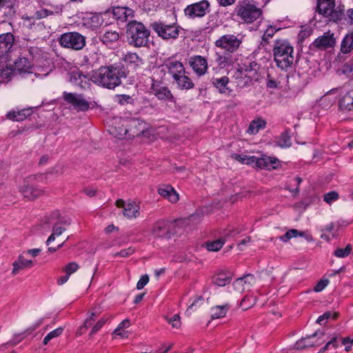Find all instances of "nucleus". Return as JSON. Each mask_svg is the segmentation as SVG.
<instances>
[{"instance_id":"1","label":"nucleus","mask_w":353,"mask_h":353,"mask_svg":"<svg viewBox=\"0 0 353 353\" xmlns=\"http://www.w3.org/2000/svg\"><path fill=\"white\" fill-rule=\"evenodd\" d=\"M128 71L124 65L102 66L93 71L92 81L102 87L114 89L121 83V78H125Z\"/></svg>"},{"instance_id":"2","label":"nucleus","mask_w":353,"mask_h":353,"mask_svg":"<svg viewBox=\"0 0 353 353\" xmlns=\"http://www.w3.org/2000/svg\"><path fill=\"white\" fill-rule=\"evenodd\" d=\"M125 33L128 43L134 48L145 47L149 43L150 32L140 21H130L126 25Z\"/></svg>"},{"instance_id":"3","label":"nucleus","mask_w":353,"mask_h":353,"mask_svg":"<svg viewBox=\"0 0 353 353\" xmlns=\"http://www.w3.org/2000/svg\"><path fill=\"white\" fill-rule=\"evenodd\" d=\"M272 50L278 68L287 70L292 67L294 61V48L287 39L276 40Z\"/></svg>"},{"instance_id":"4","label":"nucleus","mask_w":353,"mask_h":353,"mask_svg":"<svg viewBox=\"0 0 353 353\" xmlns=\"http://www.w3.org/2000/svg\"><path fill=\"white\" fill-rule=\"evenodd\" d=\"M47 174H38L30 175L24 179L23 184L20 186L19 191L29 200H34L44 194V190L32 185L34 181L46 182Z\"/></svg>"},{"instance_id":"5","label":"nucleus","mask_w":353,"mask_h":353,"mask_svg":"<svg viewBox=\"0 0 353 353\" xmlns=\"http://www.w3.org/2000/svg\"><path fill=\"white\" fill-rule=\"evenodd\" d=\"M234 12L237 17L247 23H251L261 15L260 8L249 0L241 1L236 6Z\"/></svg>"},{"instance_id":"6","label":"nucleus","mask_w":353,"mask_h":353,"mask_svg":"<svg viewBox=\"0 0 353 353\" xmlns=\"http://www.w3.org/2000/svg\"><path fill=\"white\" fill-rule=\"evenodd\" d=\"M59 43L63 48L80 50L85 46V37L77 32H68L61 35Z\"/></svg>"},{"instance_id":"7","label":"nucleus","mask_w":353,"mask_h":353,"mask_svg":"<svg viewBox=\"0 0 353 353\" xmlns=\"http://www.w3.org/2000/svg\"><path fill=\"white\" fill-rule=\"evenodd\" d=\"M154 31L165 40L175 39L178 37L181 28L175 24H166L162 21H155L151 25Z\"/></svg>"},{"instance_id":"8","label":"nucleus","mask_w":353,"mask_h":353,"mask_svg":"<svg viewBox=\"0 0 353 353\" xmlns=\"http://www.w3.org/2000/svg\"><path fill=\"white\" fill-rule=\"evenodd\" d=\"M210 12V3L208 0H201L187 6L184 9L186 17L190 19L203 17Z\"/></svg>"},{"instance_id":"9","label":"nucleus","mask_w":353,"mask_h":353,"mask_svg":"<svg viewBox=\"0 0 353 353\" xmlns=\"http://www.w3.org/2000/svg\"><path fill=\"white\" fill-rule=\"evenodd\" d=\"M241 43V40L234 34H225L215 41V46L225 50L228 53L236 51Z\"/></svg>"},{"instance_id":"10","label":"nucleus","mask_w":353,"mask_h":353,"mask_svg":"<svg viewBox=\"0 0 353 353\" xmlns=\"http://www.w3.org/2000/svg\"><path fill=\"white\" fill-rule=\"evenodd\" d=\"M63 98L65 102L70 104L78 111H83L89 108V103L81 94L64 92L63 94Z\"/></svg>"},{"instance_id":"11","label":"nucleus","mask_w":353,"mask_h":353,"mask_svg":"<svg viewBox=\"0 0 353 353\" xmlns=\"http://www.w3.org/2000/svg\"><path fill=\"white\" fill-rule=\"evenodd\" d=\"M188 63L193 72L198 76H203L208 71V63L207 59L201 55H193L188 59Z\"/></svg>"},{"instance_id":"12","label":"nucleus","mask_w":353,"mask_h":353,"mask_svg":"<svg viewBox=\"0 0 353 353\" xmlns=\"http://www.w3.org/2000/svg\"><path fill=\"white\" fill-rule=\"evenodd\" d=\"M115 204L118 208L123 209V216L129 219L137 218L139 215L140 208L135 202L118 199Z\"/></svg>"},{"instance_id":"13","label":"nucleus","mask_w":353,"mask_h":353,"mask_svg":"<svg viewBox=\"0 0 353 353\" xmlns=\"http://www.w3.org/2000/svg\"><path fill=\"white\" fill-rule=\"evenodd\" d=\"M336 43L334 34L330 32H325L323 35L316 38L310 45L311 49H316L324 50L334 46Z\"/></svg>"},{"instance_id":"14","label":"nucleus","mask_w":353,"mask_h":353,"mask_svg":"<svg viewBox=\"0 0 353 353\" xmlns=\"http://www.w3.org/2000/svg\"><path fill=\"white\" fill-rule=\"evenodd\" d=\"M280 165V161L275 157L265 155H263L261 157H256L254 156V168L270 170L278 168Z\"/></svg>"},{"instance_id":"15","label":"nucleus","mask_w":353,"mask_h":353,"mask_svg":"<svg viewBox=\"0 0 353 353\" xmlns=\"http://www.w3.org/2000/svg\"><path fill=\"white\" fill-rule=\"evenodd\" d=\"M239 66L242 68V70L245 74V77H248V80H245L243 83L238 82V86L243 88L248 85L252 82L253 75L255 74L257 70V63L254 61L245 60V62L243 64L239 65Z\"/></svg>"},{"instance_id":"16","label":"nucleus","mask_w":353,"mask_h":353,"mask_svg":"<svg viewBox=\"0 0 353 353\" xmlns=\"http://www.w3.org/2000/svg\"><path fill=\"white\" fill-rule=\"evenodd\" d=\"M170 226L171 224L169 221L165 220L157 221L152 229V234L157 238H170Z\"/></svg>"},{"instance_id":"17","label":"nucleus","mask_w":353,"mask_h":353,"mask_svg":"<svg viewBox=\"0 0 353 353\" xmlns=\"http://www.w3.org/2000/svg\"><path fill=\"white\" fill-rule=\"evenodd\" d=\"M34 260L26 259L25 252L20 254L12 263V274L17 275L24 270L31 268L34 265Z\"/></svg>"},{"instance_id":"18","label":"nucleus","mask_w":353,"mask_h":353,"mask_svg":"<svg viewBox=\"0 0 353 353\" xmlns=\"http://www.w3.org/2000/svg\"><path fill=\"white\" fill-rule=\"evenodd\" d=\"M163 68L167 70L173 79L183 73H185V68L183 63L176 60H168L163 65Z\"/></svg>"},{"instance_id":"19","label":"nucleus","mask_w":353,"mask_h":353,"mask_svg":"<svg viewBox=\"0 0 353 353\" xmlns=\"http://www.w3.org/2000/svg\"><path fill=\"white\" fill-rule=\"evenodd\" d=\"M121 61L132 69H136L143 64L142 59L137 53L131 52L123 53L121 57Z\"/></svg>"},{"instance_id":"20","label":"nucleus","mask_w":353,"mask_h":353,"mask_svg":"<svg viewBox=\"0 0 353 353\" xmlns=\"http://www.w3.org/2000/svg\"><path fill=\"white\" fill-rule=\"evenodd\" d=\"M112 14L117 21L121 22H129L134 16V10L127 7H115L113 8Z\"/></svg>"},{"instance_id":"21","label":"nucleus","mask_w":353,"mask_h":353,"mask_svg":"<svg viewBox=\"0 0 353 353\" xmlns=\"http://www.w3.org/2000/svg\"><path fill=\"white\" fill-rule=\"evenodd\" d=\"M103 23V19L100 14H89L83 19V24L87 28L96 30Z\"/></svg>"},{"instance_id":"22","label":"nucleus","mask_w":353,"mask_h":353,"mask_svg":"<svg viewBox=\"0 0 353 353\" xmlns=\"http://www.w3.org/2000/svg\"><path fill=\"white\" fill-rule=\"evenodd\" d=\"M211 83L213 86L221 93L225 95H230L232 90L228 88L229 78L226 76L221 77H214L211 79Z\"/></svg>"},{"instance_id":"23","label":"nucleus","mask_w":353,"mask_h":353,"mask_svg":"<svg viewBox=\"0 0 353 353\" xmlns=\"http://www.w3.org/2000/svg\"><path fill=\"white\" fill-rule=\"evenodd\" d=\"M158 193L170 202L174 203L179 199V195L174 188L170 185H163L159 188Z\"/></svg>"},{"instance_id":"24","label":"nucleus","mask_w":353,"mask_h":353,"mask_svg":"<svg viewBox=\"0 0 353 353\" xmlns=\"http://www.w3.org/2000/svg\"><path fill=\"white\" fill-rule=\"evenodd\" d=\"M152 92L159 100L172 101L173 96L170 89L166 86L153 84Z\"/></svg>"},{"instance_id":"25","label":"nucleus","mask_w":353,"mask_h":353,"mask_svg":"<svg viewBox=\"0 0 353 353\" xmlns=\"http://www.w3.org/2000/svg\"><path fill=\"white\" fill-rule=\"evenodd\" d=\"M14 36L11 33H6L0 35V57L6 54L14 43Z\"/></svg>"},{"instance_id":"26","label":"nucleus","mask_w":353,"mask_h":353,"mask_svg":"<svg viewBox=\"0 0 353 353\" xmlns=\"http://www.w3.org/2000/svg\"><path fill=\"white\" fill-rule=\"evenodd\" d=\"M120 38L119 33L116 30H107L99 37L100 41L105 46L112 48Z\"/></svg>"},{"instance_id":"27","label":"nucleus","mask_w":353,"mask_h":353,"mask_svg":"<svg viewBox=\"0 0 353 353\" xmlns=\"http://www.w3.org/2000/svg\"><path fill=\"white\" fill-rule=\"evenodd\" d=\"M123 122L125 123V125H122L124 128H119L120 130L119 132H112L115 135V137H118L119 139H123L128 132L132 131L133 128H137L138 125H141V123L135 119H132L130 121H123Z\"/></svg>"},{"instance_id":"28","label":"nucleus","mask_w":353,"mask_h":353,"mask_svg":"<svg viewBox=\"0 0 353 353\" xmlns=\"http://www.w3.org/2000/svg\"><path fill=\"white\" fill-rule=\"evenodd\" d=\"M334 8V0H318V11L324 16H331L333 14Z\"/></svg>"},{"instance_id":"29","label":"nucleus","mask_w":353,"mask_h":353,"mask_svg":"<svg viewBox=\"0 0 353 353\" xmlns=\"http://www.w3.org/2000/svg\"><path fill=\"white\" fill-rule=\"evenodd\" d=\"M174 82L176 83L177 87L181 90H190L192 89L194 86V84L192 79L185 75V73H183V74H180L176 77L174 79Z\"/></svg>"},{"instance_id":"30","label":"nucleus","mask_w":353,"mask_h":353,"mask_svg":"<svg viewBox=\"0 0 353 353\" xmlns=\"http://www.w3.org/2000/svg\"><path fill=\"white\" fill-rule=\"evenodd\" d=\"M319 335H321L323 336L324 335L323 332H316L314 334H312L310 336H307L305 338H303L301 340L298 341L296 344L295 347L296 349H302L306 347L312 346V345H319L321 344V342H316L314 343L313 342H310V340L318 336Z\"/></svg>"},{"instance_id":"31","label":"nucleus","mask_w":353,"mask_h":353,"mask_svg":"<svg viewBox=\"0 0 353 353\" xmlns=\"http://www.w3.org/2000/svg\"><path fill=\"white\" fill-rule=\"evenodd\" d=\"M32 65L26 58H19L14 62V70L19 73H30Z\"/></svg>"},{"instance_id":"32","label":"nucleus","mask_w":353,"mask_h":353,"mask_svg":"<svg viewBox=\"0 0 353 353\" xmlns=\"http://www.w3.org/2000/svg\"><path fill=\"white\" fill-rule=\"evenodd\" d=\"M339 107L343 111L353 110V91H350L343 96L339 101Z\"/></svg>"},{"instance_id":"33","label":"nucleus","mask_w":353,"mask_h":353,"mask_svg":"<svg viewBox=\"0 0 353 353\" xmlns=\"http://www.w3.org/2000/svg\"><path fill=\"white\" fill-rule=\"evenodd\" d=\"M234 59H233L232 54L227 52L223 54L216 53V62L220 68H225L227 65L232 64Z\"/></svg>"},{"instance_id":"34","label":"nucleus","mask_w":353,"mask_h":353,"mask_svg":"<svg viewBox=\"0 0 353 353\" xmlns=\"http://www.w3.org/2000/svg\"><path fill=\"white\" fill-rule=\"evenodd\" d=\"M353 50V32L347 34L343 39L341 44V51L347 54Z\"/></svg>"},{"instance_id":"35","label":"nucleus","mask_w":353,"mask_h":353,"mask_svg":"<svg viewBox=\"0 0 353 353\" xmlns=\"http://www.w3.org/2000/svg\"><path fill=\"white\" fill-rule=\"evenodd\" d=\"M230 305L225 304L223 305H216L211 308V316L212 319H219L224 317L228 312Z\"/></svg>"},{"instance_id":"36","label":"nucleus","mask_w":353,"mask_h":353,"mask_svg":"<svg viewBox=\"0 0 353 353\" xmlns=\"http://www.w3.org/2000/svg\"><path fill=\"white\" fill-rule=\"evenodd\" d=\"M265 121L263 119H254L250 123L247 132L250 134H256L261 129L265 127Z\"/></svg>"},{"instance_id":"37","label":"nucleus","mask_w":353,"mask_h":353,"mask_svg":"<svg viewBox=\"0 0 353 353\" xmlns=\"http://www.w3.org/2000/svg\"><path fill=\"white\" fill-rule=\"evenodd\" d=\"M230 277L225 272H219L213 276V283L219 286H225L230 282Z\"/></svg>"},{"instance_id":"38","label":"nucleus","mask_w":353,"mask_h":353,"mask_svg":"<svg viewBox=\"0 0 353 353\" xmlns=\"http://www.w3.org/2000/svg\"><path fill=\"white\" fill-rule=\"evenodd\" d=\"M27 117L26 110H22L20 111H10L7 113L6 117L10 120L14 121H23Z\"/></svg>"},{"instance_id":"39","label":"nucleus","mask_w":353,"mask_h":353,"mask_svg":"<svg viewBox=\"0 0 353 353\" xmlns=\"http://www.w3.org/2000/svg\"><path fill=\"white\" fill-rule=\"evenodd\" d=\"M298 236H305V232H300V231H299L296 229H291V230H289L288 231H287L284 235L281 236L279 237V239L281 241H283L284 243H286L289 240H290L292 238H294V237H296Z\"/></svg>"},{"instance_id":"40","label":"nucleus","mask_w":353,"mask_h":353,"mask_svg":"<svg viewBox=\"0 0 353 353\" xmlns=\"http://www.w3.org/2000/svg\"><path fill=\"white\" fill-rule=\"evenodd\" d=\"M65 231V228L60 225L59 223H56L52 228V232L48 237L46 243L49 245L52 241H54L56 237L60 236L63 232Z\"/></svg>"},{"instance_id":"41","label":"nucleus","mask_w":353,"mask_h":353,"mask_svg":"<svg viewBox=\"0 0 353 353\" xmlns=\"http://www.w3.org/2000/svg\"><path fill=\"white\" fill-rule=\"evenodd\" d=\"M225 239L224 237H221L216 241L208 242L206 243L207 250L209 251L216 252L221 250L225 243Z\"/></svg>"},{"instance_id":"42","label":"nucleus","mask_w":353,"mask_h":353,"mask_svg":"<svg viewBox=\"0 0 353 353\" xmlns=\"http://www.w3.org/2000/svg\"><path fill=\"white\" fill-rule=\"evenodd\" d=\"M232 157L234 159H235L242 163L250 165L253 167L254 156H247V155L234 154L232 155Z\"/></svg>"},{"instance_id":"43","label":"nucleus","mask_w":353,"mask_h":353,"mask_svg":"<svg viewBox=\"0 0 353 353\" xmlns=\"http://www.w3.org/2000/svg\"><path fill=\"white\" fill-rule=\"evenodd\" d=\"M97 316V314L96 312H92L90 314V316L85 319L83 325H82L79 327V333L80 334H82L83 333H84V332H85L84 330H86L88 327L92 326Z\"/></svg>"},{"instance_id":"44","label":"nucleus","mask_w":353,"mask_h":353,"mask_svg":"<svg viewBox=\"0 0 353 353\" xmlns=\"http://www.w3.org/2000/svg\"><path fill=\"white\" fill-rule=\"evenodd\" d=\"M83 79H86L85 76L79 70L73 72L70 77V81L81 87L83 86L82 83L83 81Z\"/></svg>"},{"instance_id":"45","label":"nucleus","mask_w":353,"mask_h":353,"mask_svg":"<svg viewBox=\"0 0 353 353\" xmlns=\"http://www.w3.org/2000/svg\"><path fill=\"white\" fill-rule=\"evenodd\" d=\"M63 331V329L60 327L49 332L43 339V344L47 345L50 340L59 336L62 334Z\"/></svg>"},{"instance_id":"46","label":"nucleus","mask_w":353,"mask_h":353,"mask_svg":"<svg viewBox=\"0 0 353 353\" xmlns=\"http://www.w3.org/2000/svg\"><path fill=\"white\" fill-rule=\"evenodd\" d=\"M277 144L281 148L290 147L291 141L289 134L287 132L282 133L277 141Z\"/></svg>"},{"instance_id":"47","label":"nucleus","mask_w":353,"mask_h":353,"mask_svg":"<svg viewBox=\"0 0 353 353\" xmlns=\"http://www.w3.org/2000/svg\"><path fill=\"white\" fill-rule=\"evenodd\" d=\"M352 251V246L347 245L345 248H337L334 251V255L339 258H343L348 256Z\"/></svg>"},{"instance_id":"48","label":"nucleus","mask_w":353,"mask_h":353,"mask_svg":"<svg viewBox=\"0 0 353 353\" xmlns=\"http://www.w3.org/2000/svg\"><path fill=\"white\" fill-rule=\"evenodd\" d=\"M233 78L236 81V84L238 85V82H241L243 83L245 80H248V77H245V74L242 70V68L239 65V68L234 71L233 74Z\"/></svg>"},{"instance_id":"49","label":"nucleus","mask_w":353,"mask_h":353,"mask_svg":"<svg viewBox=\"0 0 353 353\" xmlns=\"http://www.w3.org/2000/svg\"><path fill=\"white\" fill-rule=\"evenodd\" d=\"M79 268V265L76 262H71L63 268V271L70 276L72 274L76 272Z\"/></svg>"},{"instance_id":"50","label":"nucleus","mask_w":353,"mask_h":353,"mask_svg":"<svg viewBox=\"0 0 353 353\" xmlns=\"http://www.w3.org/2000/svg\"><path fill=\"white\" fill-rule=\"evenodd\" d=\"M339 199V194L335 191L327 192L323 196V201L327 203L336 201Z\"/></svg>"},{"instance_id":"51","label":"nucleus","mask_w":353,"mask_h":353,"mask_svg":"<svg viewBox=\"0 0 353 353\" xmlns=\"http://www.w3.org/2000/svg\"><path fill=\"white\" fill-rule=\"evenodd\" d=\"M108 318L103 317L101 319H99L96 324L93 326V327L91 330L90 335H93L97 332L99 331V330L103 326V325L107 322Z\"/></svg>"},{"instance_id":"52","label":"nucleus","mask_w":353,"mask_h":353,"mask_svg":"<svg viewBox=\"0 0 353 353\" xmlns=\"http://www.w3.org/2000/svg\"><path fill=\"white\" fill-rule=\"evenodd\" d=\"M256 303V299L253 298L252 296H246L243 298L241 301V305L242 307H243L245 310L247 308L254 305Z\"/></svg>"},{"instance_id":"53","label":"nucleus","mask_w":353,"mask_h":353,"mask_svg":"<svg viewBox=\"0 0 353 353\" xmlns=\"http://www.w3.org/2000/svg\"><path fill=\"white\" fill-rule=\"evenodd\" d=\"M276 31H277V30L275 28H274L272 26L268 27L265 30V31L263 35V37H262L263 41H268L269 39L272 38L274 36V34L276 33Z\"/></svg>"},{"instance_id":"54","label":"nucleus","mask_w":353,"mask_h":353,"mask_svg":"<svg viewBox=\"0 0 353 353\" xmlns=\"http://www.w3.org/2000/svg\"><path fill=\"white\" fill-rule=\"evenodd\" d=\"M134 251H135V249L134 248L129 247L127 249L122 250L120 252L115 253L114 256H121V257H128V256L132 255L134 252Z\"/></svg>"},{"instance_id":"55","label":"nucleus","mask_w":353,"mask_h":353,"mask_svg":"<svg viewBox=\"0 0 353 353\" xmlns=\"http://www.w3.org/2000/svg\"><path fill=\"white\" fill-rule=\"evenodd\" d=\"M328 283H329L328 279H321L314 286V290L316 292H321L328 285Z\"/></svg>"},{"instance_id":"56","label":"nucleus","mask_w":353,"mask_h":353,"mask_svg":"<svg viewBox=\"0 0 353 353\" xmlns=\"http://www.w3.org/2000/svg\"><path fill=\"white\" fill-rule=\"evenodd\" d=\"M204 300L202 297L196 299L188 308L186 313L191 314L190 310H193L194 307H201L203 304Z\"/></svg>"},{"instance_id":"57","label":"nucleus","mask_w":353,"mask_h":353,"mask_svg":"<svg viewBox=\"0 0 353 353\" xmlns=\"http://www.w3.org/2000/svg\"><path fill=\"white\" fill-rule=\"evenodd\" d=\"M167 320L174 328H179L181 326L180 316L179 314H174L171 319H168Z\"/></svg>"},{"instance_id":"58","label":"nucleus","mask_w":353,"mask_h":353,"mask_svg":"<svg viewBox=\"0 0 353 353\" xmlns=\"http://www.w3.org/2000/svg\"><path fill=\"white\" fill-rule=\"evenodd\" d=\"M148 281L149 277L147 274L142 276L137 282V288L138 290L143 289L145 287V285L148 283Z\"/></svg>"},{"instance_id":"59","label":"nucleus","mask_w":353,"mask_h":353,"mask_svg":"<svg viewBox=\"0 0 353 353\" xmlns=\"http://www.w3.org/2000/svg\"><path fill=\"white\" fill-rule=\"evenodd\" d=\"M331 345L334 348L338 346V341L336 336L332 337L328 342H327L326 345L323 347L321 352H324Z\"/></svg>"},{"instance_id":"60","label":"nucleus","mask_w":353,"mask_h":353,"mask_svg":"<svg viewBox=\"0 0 353 353\" xmlns=\"http://www.w3.org/2000/svg\"><path fill=\"white\" fill-rule=\"evenodd\" d=\"M345 20L347 22V24L353 26V8L347 10Z\"/></svg>"},{"instance_id":"61","label":"nucleus","mask_w":353,"mask_h":353,"mask_svg":"<svg viewBox=\"0 0 353 353\" xmlns=\"http://www.w3.org/2000/svg\"><path fill=\"white\" fill-rule=\"evenodd\" d=\"M117 101L121 105H124L125 103H128L130 99V97L126 94H120L116 96Z\"/></svg>"},{"instance_id":"62","label":"nucleus","mask_w":353,"mask_h":353,"mask_svg":"<svg viewBox=\"0 0 353 353\" xmlns=\"http://www.w3.org/2000/svg\"><path fill=\"white\" fill-rule=\"evenodd\" d=\"M254 280V276L250 274V275L245 276L243 278L238 279L236 281V284L237 285H243V283H244L245 284H246L247 283H250L251 282H253Z\"/></svg>"},{"instance_id":"63","label":"nucleus","mask_w":353,"mask_h":353,"mask_svg":"<svg viewBox=\"0 0 353 353\" xmlns=\"http://www.w3.org/2000/svg\"><path fill=\"white\" fill-rule=\"evenodd\" d=\"M43 323V319H39L36 323L31 325L29 328L27 329V330L23 333V336H28V334L34 330H35L37 327H39Z\"/></svg>"},{"instance_id":"64","label":"nucleus","mask_w":353,"mask_h":353,"mask_svg":"<svg viewBox=\"0 0 353 353\" xmlns=\"http://www.w3.org/2000/svg\"><path fill=\"white\" fill-rule=\"evenodd\" d=\"M130 323L128 319L123 320L121 323H120L118 327L114 330V332H117L119 330H125L130 327Z\"/></svg>"}]
</instances>
